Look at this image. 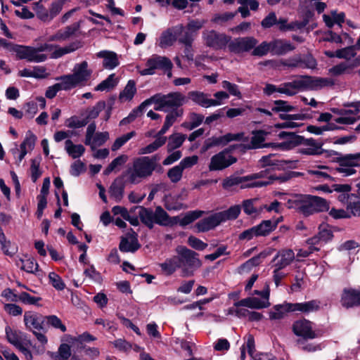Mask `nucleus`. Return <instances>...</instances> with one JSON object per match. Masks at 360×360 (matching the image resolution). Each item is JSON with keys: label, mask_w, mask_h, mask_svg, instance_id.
I'll list each match as a JSON object with an SVG mask.
<instances>
[{"label": "nucleus", "mask_w": 360, "mask_h": 360, "mask_svg": "<svg viewBox=\"0 0 360 360\" xmlns=\"http://www.w3.org/2000/svg\"><path fill=\"white\" fill-rule=\"evenodd\" d=\"M186 102V98L179 92L170 93L166 95L158 94L144 101L137 108L134 109L127 117L124 118L120 124L129 123L135 120L136 117L140 116L144 109L155 103L156 105L154 108L155 110L167 111L169 109L178 108Z\"/></svg>", "instance_id": "nucleus-1"}, {"label": "nucleus", "mask_w": 360, "mask_h": 360, "mask_svg": "<svg viewBox=\"0 0 360 360\" xmlns=\"http://www.w3.org/2000/svg\"><path fill=\"white\" fill-rule=\"evenodd\" d=\"M324 53L329 58L336 57L344 60L328 69V73L331 77L352 75L360 66V55L357 53L354 46L340 49L335 52L326 51Z\"/></svg>", "instance_id": "nucleus-2"}, {"label": "nucleus", "mask_w": 360, "mask_h": 360, "mask_svg": "<svg viewBox=\"0 0 360 360\" xmlns=\"http://www.w3.org/2000/svg\"><path fill=\"white\" fill-rule=\"evenodd\" d=\"M278 137L281 139H285V141L278 144L281 150H290L302 145V147L298 149V153L302 155H320L324 152L322 148L323 144L312 138L304 139L294 133L285 131L279 133Z\"/></svg>", "instance_id": "nucleus-3"}, {"label": "nucleus", "mask_w": 360, "mask_h": 360, "mask_svg": "<svg viewBox=\"0 0 360 360\" xmlns=\"http://www.w3.org/2000/svg\"><path fill=\"white\" fill-rule=\"evenodd\" d=\"M283 180L281 177L269 174L268 170L265 169L245 176H229L224 179L222 186L224 189H229L237 185H240L241 188L262 187L271 184L275 181Z\"/></svg>", "instance_id": "nucleus-4"}, {"label": "nucleus", "mask_w": 360, "mask_h": 360, "mask_svg": "<svg viewBox=\"0 0 360 360\" xmlns=\"http://www.w3.org/2000/svg\"><path fill=\"white\" fill-rule=\"evenodd\" d=\"M288 208L295 209L304 216L328 210V204L322 198L309 195H295L288 200Z\"/></svg>", "instance_id": "nucleus-5"}, {"label": "nucleus", "mask_w": 360, "mask_h": 360, "mask_svg": "<svg viewBox=\"0 0 360 360\" xmlns=\"http://www.w3.org/2000/svg\"><path fill=\"white\" fill-rule=\"evenodd\" d=\"M158 159L155 156L136 158L131 167L127 169L123 176L131 184H139L142 179L150 176L156 167Z\"/></svg>", "instance_id": "nucleus-6"}, {"label": "nucleus", "mask_w": 360, "mask_h": 360, "mask_svg": "<svg viewBox=\"0 0 360 360\" xmlns=\"http://www.w3.org/2000/svg\"><path fill=\"white\" fill-rule=\"evenodd\" d=\"M93 74V70L89 68L86 60L76 63L71 74L63 75L69 89L71 90L77 86L87 85Z\"/></svg>", "instance_id": "nucleus-7"}, {"label": "nucleus", "mask_w": 360, "mask_h": 360, "mask_svg": "<svg viewBox=\"0 0 360 360\" xmlns=\"http://www.w3.org/2000/svg\"><path fill=\"white\" fill-rule=\"evenodd\" d=\"M47 43L40 44L38 46H22L15 48V55L18 59L26 60L30 63H40L49 58L47 51Z\"/></svg>", "instance_id": "nucleus-8"}, {"label": "nucleus", "mask_w": 360, "mask_h": 360, "mask_svg": "<svg viewBox=\"0 0 360 360\" xmlns=\"http://www.w3.org/2000/svg\"><path fill=\"white\" fill-rule=\"evenodd\" d=\"M172 63L168 58L154 54L147 60L146 68L141 69L139 66L136 68L141 75L145 76L154 75L156 70H172Z\"/></svg>", "instance_id": "nucleus-9"}, {"label": "nucleus", "mask_w": 360, "mask_h": 360, "mask_svg": "<svg viewBox=\"0 0 360 360\" xmlns=\"http://www.w3.org/2000/svg\"><path fill=\"white\" fill-rule=\"evenodd\" d=\"M337 172L342 176H349L356 174L355 167H360V153L347 154L338 158Z\"/></svg>", "instance_id": "nucleus-10"}, {"label": "nucleus", "mask_w": 360, "mask_h": 360, "mask_svg": "<svg viewBox=\"0 0 360 360\" xmlns=\"http://www.w3.org/2000/svg\"><path fill=\"white\" fill-rule=\"evenodd\" d=\"M236 158L231 154L230 150L225 149L214 155L210 158L208 169L210 172L221 171L230 167L236 162Z\"/></svg>", "instance_id": "nucleus-11"}, {"label": "nucleus", "mask_w": 360, "mask_h": 360, "mask_svg": "<svg viewBox=\"0 0 360 360\" xmlns=\"http://www.w3.org/2000/svg\"><path fill=\"white\" fill-rule=\"evenodd\" d=\"M293 333L298 337H301L302 340H298V344H304V340H312L316 338L318 335L312 329V322L302 319L295 321L292 326Z\"/></svg>", "instance_id": "nucleus-12"}, {"label": "nucleus", "mask_w": 360, "mask_h": 360, "mask_svg": "<svg viewBox=\"0 0 360 360\" xmlns=\"http://www.w3.org/2000/svg\"><path fill=\"white\" fill-rule=\"evenodd\" d=\"M202 37L207 46L215 50L225 49L231 41V37L214 30H205Z\"/></svg>", "instance_id": "nucleus-13"}, {"label": "nucleus", "mask_w": 360, "mask_h": 360, "mask_svg": "<svg viewBox=\"0 0 360 360\" xmlns=\"http://www.w3.org/2000/svg\"><path fill=\"white\" fill-rule=\"evenodd\" d=\"M178 251L180 255L179 257L181 259V268L187 274H192L194 269L200 266L201 262L197 257V253L183 247L179 248Z\"/></svg>", "instance_id": "nucleus-14"}, {"label": "nucleus", "mask_w": 360, "mask_h": 360, "mask_svg": "<svg viewBox=\"0 0 360 360\" xmlns=\"http://www.w3.org/2000/svg\"><path fill=\"white\" fill-rule=\"evenodd\" d=\"M184 30V27L181 24L166 29L161 33L158 40V46L162 49L173 46L176 41L178 36L182 34Z\"/></svg>", "instance_id": "nucleus-15"}, {"label": "nucleus", "mask_w": 360, "mask_h": 360, "mask_svg": "<svg viewBox=\"0 0 360 360\" xmlns=\"http://www.w3.org/2000/svg\"><path fill=\"white\" fill-rule=\"evenodd\" d=\"M257 44V40L252 37H239L229 42L228 47L230 51L235 53L247 52L253 49Z\"/></svg>", "instance_id": "nucleus-16"}, {"label": "nucleus", "mask_w": 360, "mask_h": 360, "mask_svg": "<svg viewBox=\"0 0 360 360\" xmlns=\"http://www.w3.org/2000/svg\"><path fill=\"white\" fill-rule=\"evenodd\" d=\"M261 297H249L235 303V306L247 307L250 309H264L270 306V294H258Z\"/></svg>", "instance_id": "nucleus-17"}, {"label": "nucleus", "mask_w": 360, "mask_h": 360, "mask_svg": "<svg viewBox=\"0 0 360 360\" xmlns=\"http://www.w3.org/2000/svg\"><path fill=\"white\" fill-rule=\"evenodd\" d=\"M244 135L243 132H240L237 134L228 133L224 136H213L205 141V146L206 149L218 146H224L231 141L243 140Z\"/></svg>", "instance_id": "nucleus-18"}, {"label": "nucleus", "mask_w": 360, "mask_h": 360, "mask_svg": "<svg viewBox=\"0 0 360 360\" xmlns=\"http://www.w3.org/2000/svg\"><path fill=\"white\" fill-rule=\"evenodd\" d=\"M270 134V132L265 130H254L252 131V136L250 139V142L248 144L246 148L248 149H257L262 148H278V143H264V141L266 137Z\"/></svg>", "instance_id": "nucleus-19"}, {"label": "nucleus", "mask_w": 360, "mask_h": 360, "mask_svg": "<svg viewBox=\"0 0 360 360\" xmlns=\"http://www.w3.org/2000/svg\"><path fill=\"white\" fill-rule=\"evenodd\" d=\"M305 84L304 76H299L291 82L281 84L280 93L292 96L301 91L307 90Z\"/></svg>", "instance_id": "nucleus-20"}, {"label": "nucleus", "mask_w": 360, "mask_h": 360, "mask_svg": "<svg viewBox=\"0 0 360 360\" xmlns=\"http://www.w3.org/2000/svg\"><path fill=\"white\" fill-rule=\"evenodd\" d=\"M47 46H51L47 48V51L51 52L50 58L56 59L63 56L64 55L74 52L75 51L79 49L82 46V44L79 41H74L63 47L58 45L48 43Z\"/></svg>", "instance_id": "nucleus-21"}, {"label": "nucleus", "mask_w": 360, "mask_h": 360, "mask_svg": "<svg viewBox=\"0 0 360 360\" xmlns=\"http://www.w3.org/2000/svg\"><path fill=\"white\" fill-rule=\"evenodd\" d=\"M24 322L26 328L32 332V330L46 331V318L40 314L29 315L27 313L24 315Z\"/></svg>", "instance_id": "nucleus-22"}, {"label": "nucleus", "mask_w": 360, "mask_h": 360, "mask_svg": "<svg viewBox=\"0 0 360 360\" xmlns=\"http://www.w3.org/2000/svg\"><path fill=\"white\" fill-rule=\"evenodd\" d=\"M295 255L290 249H283L277 252L272 262L274 268L285 269L295 259Z\"/></svg>", "instance_id": "nucleus-23"}, {"label": "nucleus", "mask_w": 360, "mask_h": 360, "mask_svg": "<svg viewBox=\"0 0 360 360\" xmlns=\"http://www.w3.org/2000/svg\"><path fill=\"white\" fill-rule=\"evenodd\" d=\"M6 298L7 300L12 302H20L22 304L25 305H34L40 307L42 304L40 303L41 297L32 296L31 294H1Z\"/></svg>", "instance_id": "nucleus-24"}, {"label": "nucleus", "mask_w": 360, "mask_h": 360, "mask_svg": "<svg viewBox=\"0 0 360 360\" xmlns=\"http://www.w3.org/2000/svg\"><path fill=\"white\" fill-rule=\"evenodd\" d=\"M137 234L130 229L121 240L120 250L122 252H135L139 248Z\"/></svg>", "instance_id": "nucleus-25"}, {"label": "nucleus", "mask_w": 360, "mask_h": 360, "mask_svg": "<svg viewBox=\"0 0 360 360\" xmlns=\"http://www.w3.org/2000/svg\"><path fill=\"white\" fill-rule=\"evenodd\" d=\"M207 20L202 18L190 19L184 27V33L181 37L183 38H189L194 40L198 32L202 29L206 24Z\"/></svg>", "instance_id": "nucleus-26"}, {"label": "nucleus", "mask_w": 360, "mask_h": 360, "mask_svg": "<svg viewBox=\"0 0 360 360\" xmlns=\"http://www.w3.org/2000/svg\"><path fill=\"white\" fill-rule=\"evenodd\" d=\"M304 80L307 90H318L335 84L333 79L330 78L314 77L305 75Z\"/></svg>", "instance_id": "nucleus-27"}, {"label": "nucleus", "mask_w": 360, "mask_h": 360, "mask_svg": "<svg viewBox=\"0 0 360 360\" xmlns=\"http://www.w3.org/2000/svg\"><path fill=\"white\" fill-rule=\"evenodd\" d=\"M221 224L217 212L206 217L195 224L197 232H206Z\"/></svg>", "instance_id": "nucleus-28"}, {"label": "nucleus", "mask_w": 360, "mask_h": 360, "mask_svg": "<svg viewBox=\"0 0 360 360\" xmlns=\"http://www.w3.org/2000/svg\"><path fill=\"white\" fill-rule=\"evenodd\" d=\"M295 311H300L303 314H309L316 311L320 309V302L317 300H311L304 302L291 303L290 308Z\"/></svg>", "instance_id": "nucleus-29"}, {"label": "nucleus", "mask_w": 360, "mask_h": 360, "mask_svg": "<svg viewBox=\"0 0 360 360\" xmlns=\"http://www.w3.org/2000/svg\"><path fill=\"white\" fill-rule=\"evenodd\" d=\"M97 58H103V67L107 70H112L119 65L117 55L110 51H101L96 54Z\"/></svg>", "instance_id": "nucleus-30"}, {"label": "nucleus", "mask_w": 360, "mask_h": 360, "mask_svg": "<svg viewBox=\"0 0 360 360\" xmlns=\"http://www.w3.org/2000/svg\"><path fill=\"white\" fill-rule=\"evenodd\" d=\"M188 98L195 104L202 108H210L211 105H214V102L211 101L210 95L202 91H192L188 92Z\"/></svg>", "instance_id": "nucleus-31"}, {"label": "nucleus", "mask_w": 360, "mask_h": 360, "mask_svg": "<svg viewBox=\"0 0 360 360\" xmlns=\"http://www.w3.org/2000/svg\"><path fill=\"white\" fill-rule=\"evenodd\" d=\"M36 140V136L32 132L29 131L26 134L25 139L20 146V153L18 158V161L19 163L23 160L28 152L33 150Z\"/></svg>", "instance_id": "nucleus-32"}, {"label": "nucleus", "mask_w": 360, "mask_h": 360, "mask_svg": "<svg viewBox=\"0 0 360 360\" xmlns=\"http://www.w3.org/2000/svg\"><path fill=\"white\" fill-rule=\"evenodd\" d=\"M63 1L62 0H58L53 2L51 4V7L50 8V14L49 15L47 12L39 5V3H36L35 6L39 8L38 15L39 18L43 20H46L48 19H51L54 16H56L60 11L62 10Z\"/></svg>", "instance_id": "nucleus-33"}, {"label": "nucleus", "mask_w": 360, "mask_h": 360, "mask_svg": "<svg viewBox=\"0 0 360 360\" xmlns=\"http://www.w3.org/2000/svg\"><path fill=\"white\" fill-rule=\"evenodd\" d=\"M271 42L272 54L274 55H284L295 49V46L290 41L284 39H275Z\"/></svg>", "instance_id": "nucleus-34"}, {"label": "nucleus", "mask_w": 360, "mask_h": 360, "mask_svg": "<svg viewBox=\"0 0 360 360\" xmlns=\"http://www.w3.org/2000/svg\"><path fill=\"white\" fill-rule=\"evenodd\" d=\"M282 217L278 219L277 220H264L259 224L255 226L257 237L269 235L276 229Z\"/></svg>", "instance_id": "nucleus-35"}, {"label": "nucleus", "mask_w": 360, "mask_h": 360, "mask_svg": "<svg viewBox=\"0 0 360 360\" xmlns=\"http://www.w3.org/2000/svg\"><path fill=\"white\" fill-rule=\"evenodd\" d=\"M176 219L169 217L167 213L161 207H157L154 211V224L160 226H172L175 224Z\"/></svg>", "instance_id": "nucleus-36"}, {"label": "nucleus", "mask_w": 360, "mask_h": 360, "mask_svg": "<svg viewBox=\"0 0 360 360\" xmlns=\"http://www.w3.org/2000/svg\"><path fill=\"white\" fill-rule=\"evenodd\" d=\"M291 303L285 302L283 304H276L273 307L274 311H269L270 320H281L285 317L288 313L293 312L290 308Z\"/></svg>", "instance_id": "nucleus-37"}, {"label": "nucleus", "mask_w": 360, "mask_h": 360, "mask_svg": "<svg viewBox=\"0 0 360 360\" xmlns=\"http://www.w3.org/2000/svg\"><path fill=\"white\" fill-rule=\"evenodd\" d=\"M307 23V20H303L302 21H294L290 23H288V20L285 18H279L276 22L278 25L279 30L281 31H294L301 30L304 27Z\"/></svg>", "instance_id": "nucleus-38"}, {"label": "nucleus", "mask_w": 360, "mask_h": 360, "mask_svg": "<svg viewBox=\"0 0 360 360\" xmlns=\"http://www.w3.org/2000/svg\"><path fill=\"white\" fill-rule=\"evenodd\" d=\"M345 18V15L343 12L338 13L336 11H331L330 15L324 14L323 15V20L328 28L333 27L335 24L341 27Z\"/></svg>", "instance_id": "nucleus-39"}, {"label": "nucleus", "mask_w": 360, "mask_h": 360, "mask_svg": "<svg viewBox=\"0 0 360 360\" xmlns=\"http://www.w3.org/2000/svg\"><path fill=\"white\" fill-rule=\"evenodd\" d=\"M15 264L27 273L34 274L38 270V264L31 257L19 258L15 260Z\"/></svg>", "instance_id": "nucleus-40"}, {"label": "nucleus", "mask_w": 360, "mask_h": 360, "mask_svg": "<svg viewBox=\"0 0 360 360\" xmlns=\"http://www.w3.org/2000/svg\"><path fill=\"white\" fill-rule=\"evenodd\" d=\"M203 213V211L193 210L186 212L182 217H174V219H176L175 224H179L181 226L188 225L197 219L200 218Z\"/></svg>", "instance_id": "nucleus-41"}, {"label": "nucleus", "mask_w": 360, "mask_h": 360, "mask_svg": "<svg viewBox=\"0 0 360 360\" xmlns=\"http://www.w3.org/2000/svg\"><path fill=\"white\" fill-rule=\"evenodd\" d=\"M5 332L8 341L16 348H18L22 345L20 342V338H22L23 336L27 337L26 333L18 330H13L9 326L6 327Z\"/></svg>", "instance_id": "nucleus-42"}, {"label": "nucleus", "mask_w": 360, "mask_h": 360, "mask_svg": "<svg viewBox=\"0 0 360 360\" xmlns=\"http://www.w3.org/2000/svg\"><path fill=\"white\" fill-rule=\"evenodd\" d=\"M48 355L55 360H68L71 356L70 346L66 343H62L59 347L58 354L49 351Z\"/></svg>", "instance_id": "nucleus-43"}, {"label": "nucleus", "mask_w": 360, "mask_h": 360, "mask_svg": "<svg viewBox=\"0 0 360 360\" xmlns=\"http://www.w3.org/2000/svg\"><path fill=\"white\" fill-rule=\"evenodd\" d=\"M65 149L67 153L74 159L79 158L85 152V148L82 145H75L70 139L65 141Z\"/></svg>", "instance_id": "nucleus-44"}, {"label": "nucleus", "mask_w": 360, "mask_h": 360, "mask_svg": "<svg viewBox=\"0 0 360 360\" xmlns=\"http://www.w3.org/2000/svg\"><path fill=\"white\" fill-rule=\"evenodd\" d=\"M76 31L73 27H67L64 30H58L56 34L48 38L49 41H64L68 40Z\"/></svg>", "instance_id": "nucleus-45"}, {"label": "nucleus", "mask_w": 360, "mask_h": 360, "mask_svg": "<svg viewBox=\"0 0 360 360\" xmlns=\"http://www.w3.org/2000/svg\"><path fill=\"white\" fill-rule=\"evenodd\" d=\"M56 80L59 81L58 83L53 84V86H49L45 94V96L48 98H53L56 96V94L60 90L68 91L70 90L67 85L65 81L63 79V77L61 76L58 77Z\"/></svg>", "instance_id": "nucleus-46"}, {"label": "nucleus", "mask_w": 360, "mask_h": 360, "mask_svg": "<svg viewBox=\"0 0 360 360\" xmlns=\"http://www.w3.org/2000/svg\"><path fill=\"white\" fill-rule=\"evenodd\" d=\"M129 158L127 155H120L115 158L108 167L104 170L103 174L108 175L112 172H118L122 166H123L128 160Z\"/></svg>", "instance_id": "nucleus-47"}, {"label": "nucleus", "mask_w": 360, "mask_h": 360, "mask_svg": "<svg viewBox=\"0 0 360 360\" xmlns=\"http://www.w3.org/2000/svg\"><path fill=\"white\" fill-rule=\"evenodd\" d=\"M166 137L165 136H159L157 137L156 139L149 145L142 147L139 150V155H146L150 154L155 151H156L159 148L162 146L166 142Z\"/></svg>", "instance_id": "nucleus-48"}, {"label": "nucleus", "mask_w": 360, "mask_h": 360, "mask_svg": "<svg viewBox=\"0 0 360 360\" xmlns=\"http://www.w3.org/2000/svg\"><path fill=\"white\" fill-rule=\"evenodd\" d=\"M109 139V133L107 131L97 132L85 144L89 146L92 150H94L97 147L102 146Z\"/></svg>", "instance_id": "nucleus-49"}, {"label": "nucleus", "mask_w": 360, "mask_h": 360, "mask_svg": "<svg viewBox=\"0 0 360 360\" xmlns=\"http://www.w3.org/2000/svg\"><path fill=\"white\" fill-rule=\"evenodd\" d=\"M0 248L4 254L13 256L14 255L17 251L18 248L15 245L11 244L9 240H7L6 236L2 231L1 228L0 227Z\"/></svg>", "instance_id": "nucleus-50"}, {"label": "nucleus", "mask_w": 360, "mask_h": 360, "mask_svg": "<svg viewBox=\"0 0 360 360\" xmlns=\"http://www.w3.org/2000/svg\"><path fill=\"white\" fill-rule=\"evenodd\" d=\"M136 92L135 82L129 80L122 91L120 92L119 98L122 102L131 101Z\"/></svg>", "instance_id": "nucleus-51"}, {"label": "nucleus", "mask_w": 360, "mask_h": 360, "mask_svg": "<svg viewBox=\"0 0 360 360\" xmlns=\"http://www.w3.org/2000/svg\"><path fill=\"white\" fill-rule=\"evenodd\" d=\"M240 210L241 208L239 205H234L231 207L229 210L217 212V214L221 223L227 220L236 219L240 213Z\"/></svg>", "instance_id": "nucleus-52"}, {"label": "nucleus", "mask_w": 360, "mask_h": 360, "mask_svg": "<svg viewBox=\"0 0 360 360\" xmlns=\"http://www.w3.org/2000/svg\"><path fill=\"white\" fill-rule=\"evenodd\" d=\"M161 268L167 274H171L174 272L176 269L181 268V259L179 257H172L161 264Z\"/></svg>", "instance_id": "nucleus-53"}, {"label": "nucleus", "mask_w": 360, "mask_h": 360, "mask_svg": "<svg viewBox=\"0 0 360 360\" xmlns=\"http://www.w3.org/2000/svg\"><path fill=\"white\" fill-rule=\"evenodd\" d=\"M341 303L347 309L360 306V294H342Z\"/></svg>", "instance_id": "nucleus-54"}, {"label": "nucleus", "mask_w": 360, "mask_h": 360, "mask_svg": "<svg viewBox=\"0 0 360 360\" xmlns=\"http://www.w3.org/2000/svg\"><path fill=\"white\" fill-rule=\"evenodd\" d=\"M139 217L141 221L148 228L152 229L154 225V212L151 210L140 207Z\"/></svg>", "instance_id": "nucleus-55"}, {"label": "nucleus", "mask_w": 360, "mask_h": 360, "mask_svg": "<svg viewBox=\"0 0 360 360\" xmlns=\"http://www.w3.org/2000/svg\"><path fill=\"white\" fill-rule=\"evenodd\" d=\"M186 139V136L181 134H174L169 138L167 144L168 151L179 148Z\"/></svg>", "instance_id": "nucleus-56"}, {"label": "nucleus", "mask_w": 360, "mask_h": 360, "mask_svg": "<svg viewBox=\"0 0 360 360\" xmlns=\"http://www.w3.org/2000/svg\"><path fill=\"white\" fill-rule=\"evenodd\" d=\"M179 42L183 44L185 47L184 50V57L189 61L193 60V50L192 49V44L194 40L189 38L179 37Z\"/></svg>", "instance_id": "nucleus-57"}, {"label": "nucleus", "mask_w": 360, "mask_h": 360, "mask_svg": "<svg viewBox=\"0 0 360 360\" xmlns=\"http://www.w3.org/2000/svg\"><path fill=\"white\" fill-rule=\"evenodd\" d=\"M257 201V199H249L243 201V208L245 214L248 215H257L262 211V208L257 209L255 204Z\"/></svg>", "instance_id": "nucleus-58"}, {"label": "nucleus", "mask_w": 360, "mask_h": 360, "mask_svg": "<svg viewBox=\"0 0 360 360\" xmlns=\"http://www.w3.org/2000/svg\"><path fill=\"white\" fill-rule=\"evenodd\" d=\"M46 327L51 326L52 327L60 329L62 332L67 330L66 326L62 323L61 320L56 315L45 316Z\"/></svg>", "instance_id": "nucleus-59"}, {"label": "nucleus", "mask_w": 360, "mask_h": 360, "mask_svg": "<svg viewBox=\"0 0 360 360\" xmlns=\"http://www.w3.org/2000/svg\"><path fill=\"white\" fill-rule=\"evenodd\" d=\"M136 135L135 131H131L126 134L121 136L115 139V142L111 146V150L112 151H117L119 150L122 146H124L129 140L133 138Z\"/></svg>", "instance_id": "nucleus-60"}, {"label": "nucleus", "mask_w": 360, "mask_h": 360, "mask_svg": "<svg viewBox=\"0 0 360 360\" xmlns=\"http://www.w3.org/2000/svg\"><path fill=\"white\" fill-rule=\"evenodd\" d=\"M269 52L272 53L271 42L263 41L254 49L252 54L254 56H263Z\"/></svg>", "instance_id": "nucleus-61"}, {"label": "nucleus", "mask_w": 360, "mask_h": 360, "mask_svg": "<svg viewBox=\"0 0 360 360\" xmlns=\"http://www.w3.org/2000/svg\"><path fill=\"white\" fill-rule=\"evenodd\" d=\"M183 176L182 169L177 165L167 172V176L172 183L179 182Z\"/></svg>", "instance_id": "nucleus-62"}, {"label": "nucleus", "mask_w": 360, "mask_h": 360, "mask_svg": "<svg viewBox=\"0 0 360 360\" xmlns=\"http://www.w3.org/2000/svg\"><path fill=\"white\" fill-rule=\"evenodd\" d=\"M114 77V74L110 75L107 79L98 84L95 87V90L97 91H103L112 88L116 84V82Z\"/></svg>", "instance_id": "nucleus-63"}, {"label": "nucleus", "mask_w": 360, "mask_h": 360, "mask_svg": "<svg viewBox=\"0 0 360 360\" xmlns=\"http://www.w3.org/2000/svg\"><path fill=\"white\" fill-rule=\"evenodd\" d=\"M124 187L118 183V180H115L110 188V195L116 200H120L122 198Z\"/></svg>", "instance_id": "nucleus-64"}]
</instances>
